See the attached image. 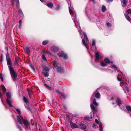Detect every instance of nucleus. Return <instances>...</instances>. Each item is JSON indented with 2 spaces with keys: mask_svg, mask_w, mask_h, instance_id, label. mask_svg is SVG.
Masks as SVG:
<instances>
[{
  "mask_svg": "<svg viewBox=\"0 0 131 131\" xmlns=\"http://www.w3.org/2000/svg\"><path fill=\"white\" fill-rule=\"evenodd\" d=\"M21 25H19V28H21Z\"/></svg>",
  "mask_w": 131,
  "mask_h": 131,
  "instance_id": "60",
  "label": "nucleus"
},
{
  "mask_svg": "<svg viewBox=\"0 0 131 131\" xmlns=\"http://www.w3.org/2000/svg\"><path fill=\"white\" fill-rule=\"evenodd\" d=\"M62 106L64 109H66L67 108L66 106L65 105L63 104L62 105Z\"/></svg>",
  "mask_w": 131,
  "mask_h": 131,
  "instance_id": "54",
  "label": "nucleus"
},
{
  "mask_svg": "<svg viewBox=\"0 0 131 131\" xmlns=\"http://www.w3.org/2000/svg\"><path fill=\"white\" fill-rule=\"evenodd\" d=\"M12 5H14V2H15L16 3L17 6V4H19V0H12Z\"/></svg>",
  "mask_w": 131,
  "mask_h": 131,
  "instance_id": "20",
  "label": "nucleus"
},
{
  "mask_svg": "<svg viewBox=\"0 0 131 131\" xmlns=\"http://www.w3.org/2000/svg\"><path fill=\"white\" fill-rule=\"evenodd\" d=\"M45 86L48 90H50L51 89V88L47 84H45L44 85Z\"/></svg>",
  "mask_w": 131,
  "mask_h": 131,
  "instance_id": "40",
  "label": "nucleus"
},
{
  "mask_svg": "<svg viewBox=\"0 0 131 131\" xmlns=\"http://www.w3.org/2000/svg\"><path fill=\"white\" fill-rule=\"evenodd\" d=\"M95 95V97L97 99H99L100 97V95L99 92H97L95 94H94V92L93 93L92 96H91V100L93 99L94 95Z\"/></svg>",
  "mask_w": 131,
  "mask_h": 131,
  "instance_id": "7",
  "label": "nucleus"
},
{
  "mask_svg": "<svg viewBox=\"0 0 131 131\" xmlns=\"http://www.w3.org/2000/svg\"><path fill=\"white\" fill-rule=\"evenodd\" d=\"M70 124L71 125V127L72 128H78V127L76 124L73 123L71 121H69Z\"/></svg>",
  "mask_w": 131,
  "mask_h": 131,
  "instance_id": "11",
  "label": "nucleus"
},
{
  "mask_svg": "<svg viewBox=\"0 0 131 131\" xmlns=\"http://www.w3.org/2000/svg\"><path fill=\"white\" fill-rule=\"evenodd\" d=\"M4 106H5V107H6V109L7 108V107L6 106V105H5V104H4Z\"/></svg>",
  "mask_w": 131,
  "mask_h": 131,
  "instance_id": "62",
  "label": "nucleus"
},
{
  "mask_svg": "<svg viewBox=\"0 0 131 131\" xmlns=\"http://www.w3.org/2000/svg\"><path fill=\"white\" fill-rule=\"evenodd\" d=\"M11 76L13 80L14 81H16L17 77V74H11Z\"/></svg>",
  "mask_w": 131,
  "mask_h": 131,
  "instance_id": "16",
  "label": "nucleus"
},
{
  "mask_svg": "<svg viewBox=\"0 0 131 131\" xmlns=\"http://www.w3.org/2000/svg\"><path fill=\"white\" fill-rule=\"evenodd\" d=\"M41 2H43L45 0H40Z\"/></svg>",
  "mask_w": 131,
  "mask_h": 131,
  "instance_id": "61",
  "label": "nucleus"
},
{
  "mask_svg": "<svg viewBox=\"0 0 131 131\" xmlns=\"http://www.w3.org/2000/svg\"><path fill=\"white\" fill-rule=\"evenodd\" d=\"M0 78L2 81H3L4 78V76L3 74H0Z\"/></svg>",
  "mask_w": 131,
  "mask_h": 131,
  "instance_id": "37",
  "label": "nucleus"
},
{
  "mask_svg": "<svg viewBox=\"0 0 131 131\" xmlns=\"http://www.w3.org/2000/svg\"><path fill=\"white\" fill-rule=\"evenodd\" d=\"M22 20H19V25H21L22 24Z\"/></svg>",
  "mask_w": 131,
  "mask_h": 131,
  "instance_id": "57",
  "label": "nucleus"
},
{
  "mask_svg": "<svg viewBox=\"0 0 131 131\" xmlns=\"http://www.w3.org/2000/svg\"><path fill=\"white\" fill-rule=\"evenodd\" d=\"M106 24L107 26L109 27H111V24L109 23H107Z\"/></svg>",
  "mask_w": 131,
  "mask_h": 131,
  "instance_id": "49",
  "label": "nucleus"
},
{
  "mask_svg": "<svg viewBox=\"0 0 131 131\" xmlns=\"http://www.w3.org/2000/svg\"><path fill=\"white\" fill-rule=\"evenodd\" d=\"M127 12L128 14H131V9H129L127 11Z\"/></svg>",
  "mask_w": 131,
  "mask_h": 131,
  "instance_id": "51",
  "label": "nucleus"
},
{
  "mask_svg": "<svg viewBox=\"0 0 131 131\" xmlns=\"http://www.w3.org/2000/svg\"><path fill=\"white\" fill-rule=\"evenodd\" d=\"M43 76L45 77H47L49 76V74H43Z\"/></svg>",
  "mask_w": 131,
  "mask_h": 131,
  "instance_id": "58",
  "label": "nucleus"
},
{
  "mask_svg": "<svg viewBox=\"0 0 131 131\" xmlns=\"http://www.w3.org/2000/svg\"><path fill=\"white\" fill-rule=\"evenodd\" d=\"M69 13L71 15L72 14L73 15V20L74 22L75 25L76 27L78 28L79 32L80 35L81 37L82 38L81 35V28L80 26L79 23V21L77 19L76 17V13L73 10V9L72 8H70L69 6Z\"/></svg>",
  "mask_w": 131,
  "mask_h": 131,
  "instance_id": "1",
  "label": "nucleus"
},
{
  "mask_svg": "<svg viewBox=\"0 0 131 131\" xmlns=\"http://www.w3.org/2000/svg\"><path fill=\"white\" fill-rule=\"evenodd\" d=\"M24 49L28 55H30V50L29 48L27 47H25L24 48Z\"/></svg>",
  "mask_w": 131,
  "mask_h": 131,
  "instance_id": "13",
  "label": "nucleus"
},
{
  "mask_svg": "<svg viewBox=\"0 0 131 131\" xmlns=\"http://www.w3.org/2000/svg\"><path fill=\"white\" fill-rule=\"evenodd\" d=\"M92 46L93 47L95 45V41L94 39H93L92 40Z\"/></svg>",
  "mask_w": 131,
  "mask_h": 131,
  "instance_id": "41",
  "label": "nucleus"
},
{
  "mask_svg": "<svg viewBox=\"0 0 131 131\" xmlns=\"http://www.w3.org/2000/svg\"><path fill=\"white\" fill-rule=\"evenodd\" d=\"M126 108L128 111H131V107L130 106L128 105H127L126 106Z\"/></svg>",
  "mask_w": 131,
  "mask_h": 131,
  "instance_id": "32",
  "label": "nucleus"
},
{
  "mask_svg": "<svg viewBox=\"0 0 131 131\" xmlns=\"http://www.w3.org/2000/svg\"><path fill=\"white\" fill-rule=\"evenodd\" d=\"M17 117L18 121L20 124L22 125L23 123L26 128L27 129L28 128L29 123L28 121L26 120H24L22 117L17 116Z\"/></svg>",
  "mask_w": 131,
  "mask_h": 131,
  "instance_id": "2",
  "label": "nucleus"
},
{
  "mask_svg": "<svg viewBox=\"0 0 131 131\" xmlns=\"http://www.w3.org/2000/svg\"><path fill=\"white\" fill-rule=\"evenodd\" d=\"M121 100L119 98H118L117 99L116 103L118 106H120L121 104Z\"/></svg>",
  "mask_w": 131,
  "mask_h": 131,
  "instance_id": "12",
  "label": "nucleus"
},
{
  "mask_svg": "<svg viewBox=\"0 0 131 131\" xmlns=\"http://www.w3.org/2000/svg\"><path fill=\"white\" fill-rule=\"evenodd\" d=\"M118 73H122V72L121 71H118Z\"/></svg>",
  "mask_w": 131,
  "mask_h": 131,
  "instance_id": "64",
  "label": "nucleus"
},
{
  "mask_svg": "<svg viewBox=\"0 0 131 131\" xmlns=\"http://www.w3.org/2000/svg\"><path fill=\"white\" fill-rule=\"evenodd\" d=\"M8 68L9 70L10 74H15V71L12 68L11 66L8 67Z\"/></svg>",
  "mask_w": 131,
  "mask_h": 131,
  "instance_id": "17",
  "label": "nucleus"
},
{
  "mask_svg": "<svg viewBox=\"0 0 131 131\" xmlns=\"http://www.w3.org/2000/svg\"><path fill=\"white\" fill-rule=\"evenodd\" d=\"M100 65L102 67H105L107 66V64L106 63H105L103 62H100Z\"/></svg>",
  "mask_w": 131,
  "mask_h": 131,
  "instance_id": "22",
  "label": "nucleus"
},
{
  "mask_svg": "<svg viewBox=\"0 0 131 131\" xmlns=\"http://www.w3.org/2000/svg\"><path fill=\"white\" fill-rule=\"evenodd\" d=\"M92 1H93L94 3H95L94 0H91Z\"/></svg>",
  "mask_w": 131,
  "mask_h": 131,
  "instance_id": "63",
  "label": "nucleus"
},
{
  "mask_svg": "<svg viewBox=\"0 0 131 131\" xmlns=\"http://www.w3.org/2000/svg\"><path fill=\"white\" fill-rule=\"evenodd\" d=\"M83 33L85 37L86 38V41H85L84 39H82V43L83 45H84L86 48H87L86 47V45L89 43V39L86 35V33L84 32H83Z\"/></svg>",
  "mask_w": 131,
  "mask_h": 131,
  "instance_id": "4",
  "label": "nucleus"
},
{
  "mask_svg": "<svg viewBox=\"0 0 131 131\" xmlns=\"http://www.w3.org/2000/svg\"><path fill=\"white\" fill-rule=\"evenodd\" d=\"M25 106L27 110H30V108L28 106H27V105H25Z\"/></svg>",
  "mask_w": 131,
  "mask_h": 131,
  "instance_id": "52",
  "label": "nucleus"
},
{
  "mask_svg": "<svg viewBox=\"0 0 131 131\" xmlns=\"http://www.w3.org/2000/svg\"><path fill=\"white\" fill-rule=\"evenodd\" d=\"M16 110L17 112L18 113L20 114L21 113V112L20 111V110L19 108H17L16 109Z\"/></svg>",
  "mask_w": 131,
  "mask_h": 131,
  "instance_id": "47",
  "label": "nucleus"
},
{
  "mask_svg": "<svg viewBox=\"0 0 131 131\" xmlns=\"http://www.w3.org/2000/svg\"><path fill=\"white\" fill-rule=\"evenodd\" d=\"M95 122L97 124L99 125V127L100 131H103V128L102 127V124L101 122L98 121L97 119H95Z\"/></svg>",
  "mask_w": 131,
  "mask_h": 131,
  "instance_id": "9",
  "label": "nucleus"
},
{
  "mask_svg": "<svg viewBox=\"0 0 131 131\" xmlns=\"http://www.w3.org/2000/svg\"><path fill=\"white\" fill-rule=\"evenodd\" d=\"M117 80L118 81H120V82L121 81V79L120 78H119L118 77H117Z\"/></svg>",
  "mask_w": 131,
  "mask_h": 131,
  "instance_id": "55",
  "label": "nucleus"
},
{
  "mask_svg": "<svg viewBox=\"0 0 131 131\" xmlns=\"http://www.w3.org/2000/svg\"><path fill=\"white\" fill-rule=\"evenodd\" d=\"M93 127L94 128H97V126H96V124H93L92 125Z\"/></svg>",
  "mask_w": 131,
  "mask_h": 131,
  "instance_id": "50",
  "label": "nucleus"
},
{
  "mask_svg": "<svg viewBox=\"0 0 131 131\" xmlns=\"http://www.w3.org/2000/svg\"><path fill=\"white\" fill-rule=\"evenodd\" d=\"M16 123L17 124V127L18 128V129H19L20 131H22V129L20 127V126H19L17 125V122H16Z\"/></svg>",
  "mask_w": 131,
  "mask_h": 131,
  "instance_id": "36",
  "label": "nucleus"
},
{
  "mask_svg": "<svg viewBox=\"0 0 131 131\" xmlns=\"http://www.w3.org/2000/svg\"><path fill=\"white\" fill-rule=\"evenodd\" d=\"M49 42V41L48 40H45L43 41L42 44L43 45H45L48 44Z\"/></svg>",
  "mask_w": 131,
  "mask_h": 131,
  "instance_id": "28",
  "label": "nucleus"
},
{
  "mask_svg": "<svg viewBox=\"0 0 131 131\" xmlns=\"http://www.w3.org/2000/svg\"><path fill=\"white\" fill-rule=\"evenodd\" d=\"M6 96L8 99H10L11 98V94L9 92H7L6 93Z\"/></svg>",
  "mask_w": 131,
  "mask_h": 131,
  "instance_id": "24",
  "label": "nucleus"
},
{
  "mask_svg": "<svg viewBox=\"0 0 131 131\" xmlns=\"http://www.w3.org/2000/svg\"><path fill=\"white\" fill-rule=\"evenodd\" d=\"M30 66L31 69L34 72H35V69L34 67L32 66V65L31 64H30Z\"/></svg>",
  "mask_w": 131,
  "mask_h": 131,
  "instance_id": "45",
  "label": "nucleus"
},
{
  "mask_svg": "<svg viewBox=\"0 0 131 131\" xmlns=\"http://www.w3.org/2000/svg\"><path fill=\"white\" fill-rule=\"evenodd\" d=\"M50 50L53 52L56 53L59 51V49L57 47L54 46L51 47Z\"/></svg>",
  "mask_w": 131,
  "mask_h": 131,
  "instance_id": "5",
  "label": "nucleus"
},
{
  "mask_svg": "<svg viewBox=\"0 0 131 131\" xmlns=\"http://www.w3.org/2000/svg\"><path fill=\"white\" fill-rule=\"evenodd\" d=\"M124 15H125V18H126V19H127L129 21H130V18L129 17V16L127 15V14H126L125 13L124 14Z\"/></svg>",
  "mask_w": 131,
  "mask_h": 131,
  "instance_id": "29",
  "label": "nucleus"
},
{
  "mask_svg": "<svg viewBox=\"0 0 131 131\" xmlns=\"http://www.w3.org/2000/svg\"><path fill=\"white\" fill-rule=\"evenodd\" d=\"M93 104L95 106H98V104L96 102V100L95 99H94L93 101Z\"/></svg>",
  "mask_w": 131,
  "mask_h": 131,
  "instance_id": "30",
  "label": "nucleus"
},
{
  "mask_svg": "<svg viewBox=\"0 0 131 131\" xmlns=\"http://www.w3.org/2000/svg\"><path fill=\"white\" fill-rule=\"evenodd\" d=\"M91 107L93 111H95L96 110V107H95L92 104H91Z\"/></svg>",
  "mask_w": 131,
  "mask_h": 131,
  "instance_id": "27",
  "label": "nucleus"
},
{
  "mask_svg": "<svg viewBox=\"0 0 131 131\" xmlns=\"http://www.w3.org/2000/svg\"><path fill=\"white\" fill-rule=\"evenodd\" d=\"M18 61L16 57L15 59L14 64L15 65H18Z\"/></svg>",
  "mask_w": 131,
  "mask_h": 131,
  "instance_id": "43",
  "label": "nucleus"
},
{
  "mask_svg": "<svg viewBox=\"0 0 131 131\" xmlns=\"http://www.w3.org/2000/svg\"><path fill=\"white\" fill-rule=\"evenodd\" d=\"M106 10V8L104 6H103L102 7V11L103 12H104L105 11V10Z\"/></svg>",
  "mask_w": 131,
  "mask_h": 131,
  "instance_id": "42",
  "label": "nucleus"
},
{
  "mask_svg": "<svg viewBox=\"0 0 131 131\" xmlns=\"http://www.w3.org/2000/svg\"><path fill=\"white\" fill-rule=\"evenodd\" d=\"M104 61L107 64V63H113V62L112 61H110L109 59L107 58H105L104 59Z\"/></svg>",
  "mask_w": 131,
  "mask_h": 131,
  "instance_id": "14",
  "label": "nucleus"
},
{
  "mask_svg": "<svg viewBox=\"0 0 131 131\" xmlns=\"http://www.w3.org/2000/svg\"><path fill=\"white\" fill-rule=\"evenodd\" d=\"M18 13L21 16H24V15L21 10L20 9H19L18 11Z\"/></svg>",
  "mask_w": 131,
  "mask_h": 131,
  "instance_id": "25",
  "label": "nucleus"
},
{
  "mask_svg": "<svg viewBox=\"0 0 131 131\" xmlns=\"http://www.w3.org/2000/svg\"><path fill=\"white\" fill-rule=\"evenodd\" d=\"M1 87L2 89L3 93L5 94L6 92V89L4 85H2Z\"/></svg>",
  "mask_w": 131,
  "mask_h": 131,
  "instance_id": "23",
  "label": "nucleus"
},
{
  "mask_svg": "<svg viewBox=\"0 0 131 131\" xmlns=\"http://www.w3.org/2000/svg\"><path fill=\"white\" fill-rule=\"evenodd\" d=\"M42 57L43 60H44L46 61L47 60L45 57V56L44 55H42Z\"/></svg>",
  "mask_w": 131,
  "mask_h": 131,
  "instance_id": "46",
  "label": "nucleus"
},
{
  "mask_svg": "<svg viewBox=\"0 0 131 131\" xmlns=\"http://www.w3.org/2000/svg\"><path fill=\"white\" fill-rule=\"evenodd\" d=\"M28 92V94L29 97L31 99H32L33 97V92L29 88H28L27 89Z\"/></svg>",
  "mask_w": 131,
  "mask_h": 131,
  "instance_id": "6",
  "label": "nucleus"
},
{
  "mask_svg": "<svg viewBox=\"0 0 131 131\" xmlns=\"http://www.w3.org/2000/svg\"><path fill=\"white\" fill-rule=\"evenodd\" d=\"M126 84H125L122 81H121L120 83V85L122 87L124 85H126Z\"/></svg>",
  "mask_w": 131,
  "mask_h": 131,
  "instance_id": "44",
  "label": "nucleus"
},
{
  "mask_svg": "<svg viewBox=\"0 0 131 131\" xmlns=\"http://www.w3.org/2000/svg\"><path fill=\"white\" fill-rule=\"evenodd\" d=\"M56 92L59 94L60 97L62 99H65L66 98L65 95L64 93H61L58 90H56Z\"/></svg>",
  "mask_w": 131,
  "mask_h": 131,
  "instance_id": "8",
  "label": "nucleus"
},
{
  "mask_svg": "<svg viewBox=\"0 0 131 131\" xmlns=\"http://www.w3.org/2000/svg\"><path fill=\"white\" fill-rule=\"evenodd\" d=\"M113 0H105V1L107 3H110L112 2Z\"/></svg>",
  "mask_w": 131,
  "mask_h": 131,
  "instance_id": "48",
  "label": "nucleus"
},
{
  "mask_svg": "<svg viewBox=\"0 0 131 131\" xmlns=\"http://www.w3.org/2000/svg\"><path fill=\"white\" fill-rule=\"evenodd\" d=\"M6 61L7 63L8 67L11 66V62L10 58L8 56H6Z\"/></svg>",
  "mask_w": 131,
  "mask_h": 131,
  "instance_id": "10",
  "label": "nucleus"
},
{
  "mask_svg": "<svg viewBox=\"0 0 131 131\" xmlns=\"http://www.w3.org/2000/svg\"><path fill=\"white\" fill-rule=\"evenodd\" d=\"M6 101L9 105L11 107H13V106L12 104V103L11 101L8 99H6Z\"/></svg>",
  "mask_w": 131,
  "mask_h": 131,
  "instance_id": "26",
  "label": "nucleus"
},
{
  "mask_svg": "<svg viewBox=\"0 0 131 131\" xmlns=\"http://www.w3.org/2000/svg\"><path fill=\"white\" fill-rule=\"evenodd\" d=\"M90 118V117L89 116H86L85 117V119L86 120H88Z\"/></svg>",
  "mask_w": 131,
  "mask_h": 131,
  "instance_id": "53",
  "label": "nucleus"
},
{
  "mask_svg": "<svg viewBox=\"0 0 131 131\" xmlns=\"http://www.w3.org/2000/svg\"><path fill=\"white\" fill-rule=\"evenodd\" d=\"M53 64L54 65V67L57 68V70L59 73H62L64 71V69L63 68L58 66V64L56 61H54Z\"/></svg>",
  "mask_w": 131,
  "mask_h": 131,
  "instance_id": "3",
  "label": "nucleus"
},
{
  "mask_svg": "<svg viewBox=\"0 0 131 131\" xmlns=\"http://www.w3.org/2000/svg\"><path fill=\"white\" fill-rule=\"evenodd\" d=\"M60 6L58 5L56 8V9L57 10H58L60 9Z\"/></svg>",
  "mask_w": 131,
  "mask_h": 131,
  "instance_id": "56",
  "label": "nucleus"
},
{
  "mask_svg": "<svg viewBox=\"0 0 131 131\" xmlns=\"http://www.w3.org/2000/svg\"><path fill=\"white\" fill-rule=\"evenodd\" d=\"M47 5L50 8H52L53 6V4L51 3L47 4Z\"/></svg>",
  "mask_w": 131,
  "mask_h": 131,
  "instance_id": "33",
  "label": "nucleus"
},
{
  "mask_svg": "<svg viewBox=\"0 0 131 131\" xmlns=\"http://www.w3.org/2000/svg\"><path fill=\"white\" fill-rule=\"evenodd\" d=\"M126 90L128 92H129V90L128 89V87H126Z\"/></svg>",
  "mask_w": 131,
  "mask_h": 131,
  "instance_id": "59",
  "label": "nucleus"
},
{
  "mask_svg": "<svg viewBox=\"0 0 131 131\" xmlns=\"http://www.w3.org/2000/svg\"><path fill=\"white\" fill-rule=\"evenodd\" d=\"M63 57L64 59H67L68 58L67 54L66 53H65L63 55Z\"/></svg>",
  "mask_w": 131,
  "mask_h": 131,
  "instance_id": "38",
  "label": "nucleus"
},
{
  "mask_svg": "<svg viewBox=\"0 0 131 131\" xmlns=\"http://www.w3.org/2000/svg\"><path fill=\"white\" fill-rule=\"evenodd\" d=\"M80 125L82 128L83 129H84L86 128V127L83 124L81 123L80 124Z\"/></svg>",
  "mask_w": 131,
  "mask_h": 131,
  "instance_id": "31",
  "label": "nucleus"
},
{
  "mask_svg": "<svg viewBox=\"0 0 131 131\" xmlns=\"http://www.w3.org/2000/svg\"><path fill=\"white\" fill-rule=\"evenodd\" d=\"M44 70L46 71L47 72H48L49 70V69L47 67L45 66L43 67Z\"/></svg>",
  "mask_w": 131,
  "mask_h": 131,
  "instance_id": "35",
  "label": "nucleus"
},
{
  "mask_svg": "<svg viewBox=\"0 0 131 131\" xmlns=\"http://www.w3.org/2000/svg\"><path fill=\"white\" fill-rule=\"evenodd\" d=\"M95 60L97 61H99V53L98 52H96L95 53Z\"/></svg>",
  "mask_w": 131,
  "mask_h": 131,
  "instance_id": "15",
  "label": "nucleus"
},
{
  "mask_svg": "<svg viewBox=\"0 0 131 131\" xmlns=\"http://www.w3.org/2000/svg\"><path fill=\"white\" fill-rule=\"evenodd\" d=\"M23 100L24 102L26 104H27L28 102V101L27 99L24 96L23 97Z\"/></svg>",
  "mask_w": 131,
  "mask_h": 131,
  "instance_id": "34",
  "label": "nucleus"
},
{
  "mask_svg": "<svg viewBox=\"0 0 131 131\" xmlns=\"http://www.w3.org/2000/svg\"><path fill=\"white\" fill-rule=\"evenodd\" d=\"M127 0H123V2H122V5L123 7H125L127 4Z\"/></svg>",
  "mask_w": 131,
  "mask_h": 131,
  "instance_id": "18",
  "label": "nucleus"
},
{
  "mask_svg": "<svg viewBox=\"0 0 131 131\" xmlns=\"http://www.w3.org/2000/svg\"><path fill=\"white\" fill-rule=\"evenodd\" d=\"M111 67L114 69V70H118V67L115 65L113 64L110 66Z\"/></svg>",
  "mask_w": 131,
  "mask_h": 131,
  "instance_id": "21",
  "label": "nucleus"
},
{
  "mask_svg": "<svg viewBox=\"0 0 131 131\" xmlns=\"http://www.w3.org/2000/svg\"><path fill=\"white\" fill-rule=\"evenodd\" d=\"M64 53L63 51H62L61 52H60L59 53H58L57 54L60 57H62L63 56V55Z\"/></svg>",
  "mask_w": 131,
  "mask_h": 131,
  "instance_id": "19",
  "label": "nucleus"
},
{
  "mask_svg": "<svg viewBox=\"0 0 131 131\" xmlns=\"http://www.w3.org/2000/svg\"><path fill=\"white\" fill-rule=\"evenodd\" d=\"M45 53L49 54L51 56H52L53 55V54L50 52L48 50H47L46 51Z\"/></svg>",
  "mask_w": 131,
  "mask_h": 131,
  "instance_id": "39",
  "label": "nucleus"
}]
</instances>
